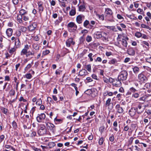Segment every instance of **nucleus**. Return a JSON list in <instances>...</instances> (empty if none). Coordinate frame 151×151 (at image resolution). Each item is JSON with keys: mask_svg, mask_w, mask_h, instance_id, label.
I'll return each mask as SVG.
<instances>
[{"mask_svg": "<svg viewBox=\"0 0 151 151\" xmlns=\"http://www.w3.org/2000/svg\"><path fill=\"white\" fill-rule=\"evenodd\" d=\"M30 46V45H29L27 44L25 45L24 48L20 52L21 55L24 56L25 55L27 57H30L31 58H33L35 56V54L34 51H28Z\"/></svg>", "mask_w": 151, "mask_h": 151, "instance_id": "obj_1", "label": "nucleus"}, {"mask_svg": "<svg viewBox=\"0 0 151 151\" xmlns=\"http://www.w3.org/2000/svg\"><path fill=\"white\" fill-rule=\"evenodd\" d=\"M128 75V73L126 70H122L119 75L118 78L120 80H122V81H125L127 80Z\"/></svg>", "mask_w": 151, "mask_h": 151, "instance_id": "obj_2", "label": "nucleus"}, {"mask_svg": "<svg viewBox=\"0 0 151 151\" xmlns=\"http://www.w3.org/2000/svg\"><path fill=\"white\" fill-rule=\"evenodd\" d=\"M136 107L135 108L138 114H140L144 111L145 108L143 107V104L139 103H136L135 104Z\"/></svg>", "mask_w": 151, "mask_h": 151, "instance_id": "obj_3", "label": "nucleus"}, {"mask_svg": "<svg viewBox=\"0 0 151 151\" xmlns=\"http://www.w3.org/2000/svg\"><path fill=\"white\" fill-rule=\"evenodd\" d=\"M46 126L47 129L50 131L54 132L55 130V127L53 124L49 122L46 123Z\"/></svg>", "mask_w": 151, "mask_h": 151, "instance_id": "obj_4", "label": "nucleus"}, {"mask_svg": "<svg viewBox=\"0 0 151 151\" xmlns=\"http://www.w3.org/2000/svg\"><path fill=\"white\" fill-rule=\"evenodd\" d=\"M131 123V121L129 119H128L126 122V124H127L125 123L124 124V127L123 129V131L127 132L129 130L130 127L129 125V124H130Z\"/></svg>", "mask_w": 151, "mask_h": 151, "instance_id": "obj_5", "label": "nucleus"}, {"mask_svg": "<svg viewBox=\"0 0 151 151\" xmlns=\"http://www.w3.org/2000/svg\"><path fill=\"white\" fill-rule=\"evenodd\" d=\"M85 18V16L82 14H80L77 16L76 20L78 24H81L82 23L83 20Z\"/></svg>", "mask_w": 151, "mask_h": 151, "instance_id": "obj_6", "label": "nucleus"}, {"mask_svg": "<svg viewBox=\"0 0 151 151\" xmlns=\"http://www.w3.org/2000/svg\"><path fill=\"white\" fill-rule=\"evenodd\" d=\"M138 77L139 81L141 83H145L147 81V78L142 73L139 74Z\"/></svg>", "mask_w": 151, "mask_h": 151, "instance_id": "obj_7", "label": "nucleus"}, {"mask_svg": "<svg viewBox=\"0 0 151 151\" xmlns=\"http://www.w3.org/2000/svg\"><path fill=\"white\" fill-rule=\"evenodd\" d=\"M45 115L44 113L38 114V116L36 117L37 121L39 123L41 122L42 120L45 118Z\"/></svg>", "mask_w": 151, "mask_h": 151, "instance_id": "obj_8", "label": "nucleus"}, {"mask_svg": "<svg viewBox=\"0 0 151 151\" xmlns=\"http://www.w3.org/2000/svg\"><path fill=\"white\" fill-rule=\"evenodd\" d=\"M67 27L68 29L73 28V30L76 31L77 29V26L73 22H70L67 24Z\"/></svg>", "mask_w": 151, "mask_h": 151, "instance_id": "obj_9", "label": "nucleus"}, {"mask_svg": "<svg viewBox=\"0 0 151 151\" xmlns=\"http://www.w3.org/2000/svg\"><path fill=\"white\" fill-rule=\"evenodd\" d=\"M88 73L86 70L85 69H83L79 71L78 76L84 77L87 75Z\"/></svg>", "mask_w": 151, "mask_h": 151, "instance_id": "obj_10", "label": "nucleus"}, {"mask_svg": "<svg viewBox=\"0 0 151 151\" xmlns=\"http://www.w3.org/2000/svg\"><path fill=\"white\" fill-rule=\"evenodd\" d=\"M122 80L118 79V78L117 79H115L114 80L113 85L116 87H120L122 85Z\"/></svg>", "mask_w": 151, "mask_h": 151, "instance_id": "obj_11", "label": "nucleus"}, {"mask_svg": "<svg viewBox=\"0 0 151 151\" xmlns=\"http://www.w3.org/2000/svg\"><path fill=\"white\" fill-rule=\"evenodd\" d=\"M38 6V9L39 13L41 14L44 10V7L43 6V4L41 1H38L37 2Z\"/></svg>", "mask_w": 151, "mask_h": 151, "instance_id": "obj_12", "label": "nucleus"}, {"mask_svg": "<svg viewBox=\"0 0 151 151\" xmlns=\"http://www.w3.org/2000/svg\"><path fill=\"white\" fill-rule=\"evenodd\" d=\"M121 42L122 46L120 45H119V47L123 49L126 48L127 45V42L126 40L124 39H122L121 41Z\"/></svg>", "mask_w": 151, "mask_h": 151, "instance_id": "obj_13", "label": "nucleus"}, {"mask_svg": "<svg viewBox=\"0 0 151 151\" xmlns=\"http://www.w3.org/2000/svg\"><path fill=\"white\" fill-rule=\"evenodd\" d=\"M66 44L67 47H70L71 44L74 45L75 42L73 41V39L72 38H70L66 40Z\"/></svg>", "mask_w": 151, "mask_h": 151, "instance_id": "obj_14", "label": "nucleus"}, {"mask_svg": "<svg viewBox=\"0 0 151 151\" xmlns=\"http://www.w3.org/2000/svg\"><path fill=\"white\" fill-rule=\"evenodd\" d=\"M83 26L86 28H90L91 29L93 27L92 25L90 24L89 22L87 20H86L83 22Z\"/></svg>", "mask_w": 151, "mask_h": 151, "instance_id": "obj_15", "label": "nucleus"}, {"mask_svg": "<svg viewBox=\"0 0 151 151\" xmlns=\"http://www.w3.org/2000/svg\"><path fill=\"white\" fill-rule=\"evenodd\" d=\"M115 108L119 113L122 114L124 112V110L122 107H121L120 105L119 104H117Z\"/></svg>", "mask_w": 151, "mask_h": 151, "instance_id": "obj_16", "label": "nucleus"}, {"mask_svg": "<svg viewBox=\"0 0 151 151\" xmlns=\"http://www.w3.org/2000/svg\"><path fill=\"white\" fill-rule=\"evenodd\" d=\"M136 112L137 111L135 108L132 107L129 110V113L131 116H133L135 115Z\"/></svg>", "mask_w": 151, "mask_h": 151, "instance_id": "obj_17", "label": "nucleus"}, {"mask_svg": "<svg viewBox=\"0 0 151 151\" xmlns=\"http://www.w3.org/2000/svg\"><path fill=\"white\" fill-rule=\"evenodd\" d=\"M127 54L131 56H134L135 55V52L134 49L132 47L129 48L127 51Z\"/></svg>", "mask_w": 151, "mask_h": 151, "instance_id": "obj_18", "label": "nucleus"}, {"mask_svg": "<svg viewBox=\"0 0 151 151\" xmlns=\"http://www.w3.org/2000/svg\"><path fill=\"white\" fill-rule=\"evenodd\" d=\"M37 27V25L35 23H33L32 24L29 25L28 27V29L29 31H32L35 30Z\"/></svg>", "mask_w": 151, "mask_h": 151, "instance_id": "obj_19", "label": "nucleus"}, {"mask_svg": "<svg viewBox=\"0 0 151 151\" xmlns=\"http://www.w3.org/2000/svg\"><path fill=\"white\" fill-rule=\"evenodd\" d=\"M14 44L16 47L17 48L19 47L20 46L21 43L19 37L15 39Z\"/></svg>", "mask_w": 151, "mask_h": 151, "instance_id": "obj_20", "label": "nucleus"}, {"mask_svg": "<svg viewBox=\"0 0 151 151\" xmlns=\"http://www.w3.org/2000/svg\"><path fill=\"white\" fill-rule=\"evenodd\" d=\"M79 8V11L80 12H83L86 9V8L85 5L83 3L82 4L79 5V4H78Z\"/></svg>", "mask_w": 151, "mask_h": 151, "instance_id": "obj_21", "label": "nucleus"}, {"mask_svg": "<svg viewBox=\"0 0 151 151\" xmlns=\"http://www.w3.org/2000/svg\"><path fill=\"white\" fill-rule=\"evenodd\" d=\"M105 17L106 19L108 21H109L111 22H113L114 21L113 14L105 15Z\"/></svg>", "mask_w": 151, "mask_h": 151, "instance_id": "obj_22", "label": "nucleus"}, {"mask_svg": "<svg viewBox=\"0 0 151 151\" xmlns=\"http://www.w3.org/2000/svg\"><path fill=\"white\" fill-rule=\"evenodd\" d=\"M17 48L16 47H13L11 48L10 49H9V53L12 55L13 54H15L16 53V50Z\"/></svg>", "mask_w": 151, "mask_h": 151, "instance_id": "obj_23", "label": "nucleus"}, {"mask_svg": "<svg viewBox=\"0 0 151 151\" xmlns=\"http://www.w3.org/2000/svg\"><path fill=\"white\" fill-rule=\"evenodd\" d=\"M72 8L69 12V14L71 16H73L76 14V9L75 7L72 6Z\"/></svg>", "mask_w": 151, "mask_h": 151, "instance_id": "obj_24", "label": "nucleus"}, {"mask_svg": "<svg viewBox=\"0 0 151 151\" xmlns=\"http://www.w3.org/2000/svg\"><path fill=\"white\" fill-rule=\"evenodd\" d=\"M6 32L7 36L8 37H10L12 35L13 30L11 28L8 29H7Z\"/></svg>", "mask_w": 151, "mask_h": 151, "instance_id": "obj_25", "label": "nucleus"}, {"mask_svg": "<svg viewBox=\"0 0 151 151\" xmlns=\"http://www.w3.org/2000/svg\"><path fill=\"white\" fill-rule=\"evenodd\" d=\"M105 15H111L113 14V12L110 8H107L105 9Z\"/></svg>", "mask_w": 151, "mask_h": 151, "instance_id": "obj_26", "label": "nucleus"}, {"mask_svg": "<svg viewBox=\"0 0 151 151\" xmlns=\"http://www.w3.org/2000/svg\"><path fill=\"white\" fill-rule=\"evenodd\" d=\"M137 127V124L131 123L130 124V127L129 130H131V132H132L135 130Z\"/></svg>", "mask_w": 151, "mask_h": 151, "instance_id": "obj_27", "label": "nucleus"}, {"mask_svg": "<svg viewBox=\"0 0 151 151\" xmlns=\"http://www.w3.org/2000/svg\"><path fill=\"white\" fill-rule=\"evenodd\" d=\"M95 37L97 39L99 38L102 36L101 33L99 32H96L94 33Z\"/></svg>", "mask_w": 151, "mask_h": 151, "instance_id": "obj_28", "label": "nucleus"}, {"mask_svg": "<svg viewBox=\"0 0 151 151\" xmlns=\"http://www.w3.org/2000/svg\"><path fill=\"white\" fill-rule=\"evenodd\" d=\"M32 47L36 51H38L39 50V46L37 43H33L32 45Z\"/></svg>", "mask_w": 151, "mask_h": 151, "instance_id": "obj_29", "label": "nucleus"}, {"mask_svg": "<svg viewBox=\"0 0 151 151\" xmlns=\"http://www.w3.org/2000/svg\"><path fill=\"white\" fill-rule=\"evenodd\" d=\"M113 125L114 126L113 127V129L115 131H118V129L117 127L118 126V124L116 121H115L114 122L113 124Z\"/></svg>", "mask_w": 151, "mask_h": 151, "instance_id": "obj_30", "label": "nucleus"}, {"mask_svg": "<svg viewBox=\"0 0 151 151\" xmlns=\"http://www.w3.org/2000/svg\"><path fill=\"white\" fill-rule=\"evenodd\" d=\"M96 16L99 20L102 21H104V14L99 15L98 14H96Z\"/></svg>", "mask_w": 151, "mask_h": 151, "instance_id": "obj_31", "label": "nucleus"}, {"mask_svg": "<svg viewBox=\"0 0 151 151\" xmlns=\"http://www.w3.org/2000/svg\"><path fill=\"white\" fill-rule=\"evenodd\" d=\"M133 71L135 73H137L139 70V68L137 66H135L132 68Z\"/></svg>", "mask_w": 151, "mask_h": 151, "instance_id": "obj_32", "label": "nucleus"}, {"mask_svg": "<svg viewBox=\"0 0 151 151\" xmlns=\"http://www.w3.org/2000/svg\"><path fill=\"white\" fill-rule=\"evenodd\" d=\"M55 145V144L53 142H50L48 145V146L50 148H51L53 147Z\"/></svg>", "mask_w": 151, "mask_h": 151, "instance_id": "obj_33", "label": "nucleus"}, {"mask_svg": "<svg viewBox=\"0 0 151 151\" xmlns=\"http://www.w3.org/2000/svg\"><path fill=\"white\" fill-rule=\"evenodd\" d=\"M20 14L23 16L27 14L28 12L24 9H21L19 11Z\"/></svg>", "mask_w": 151, "mask_h": 151, "instance_id": "obj_34", "label": "nucleus"}, {"mask_svg": "<svg viewBox=\"0 0 151 151\" xmlns=\"http://www.w3.org/2000/svg\"><path fill=\"white\" fill-rule=\"evenodd\" d=\"M33 64V62L32 61L30 63L28 64L27 66L25 68L24 70H27L28 69H29L32 66Z\"/></svg>", "mask_w": 151, "mask_h": 151, "instance_id": "obj_35", "label": "nucleus"}, {"mask_svg": "<svg viewBox=\"0 0 151 151\" xmlns=\"http://www.w3.org/2000/svg\"><path fill=\"white\" fill-rule=\"evenodd\" d=\"M17 18L18 21L20 23H22V19L23 18L21 14L18 15L17 16Z\"/></svg>", "mask_w": 151, "mask_h": 151, "instance_id": "obj_36", "label": "nucleus"}, {"mask_svg": "<svg viewBox=\"0 0 151 151\" xmlns=\"http://www.w3.org/2000/svg\"><path fill=\"white\" fill-rule=\"evenodd\" d=\"M117 63V61L116 59H113L109 61V63L110 64H114Z\"/></svg>", "mask_w": 151, "mask_h": 151, "instance_id": "obj_37", "label": "nucleus"}, {"mask_svg": "<svg viewBox=\"0 0 151 151\" xmlns=\"http://www.w3.org/2000/svg\"><path fill=\"white\" fill-rule=\"evenodd\" d=\"M23 19L25 21H28L29 19L28 15L27 14L22 16Z\"/></svg>", "mask_w": 151, "mask_h": 151, "instance_id": "obj_38", "label": "nucleus"}, {"mask_svg": "<svg viewBox=\"0 0 151 151\" xmlns=\"http://www.w3.org/2000/svg\"><path fill=\"white\" fill-rule=\"evenodd\" d=\"M111 99L110 98H108L106 102L105 105L106 106H109L111 104Z\"/></svg>", "mask_w": 151, "mask_h": 151, "instance_id": "obj_39", "label": "nucleus"}, {"mask_svg": "<svg viewBox=\"0 0 151 151\" xmlns=\"http://www.w3.org/2000/svg\"><path fill=\"white\" fill-rule=\"evenodd\" d=\"M85 68L89 72H91V66L89 64L86 65L85 66Z\"/></svg>", "mask_w": 151, "mask_h": 151, "instance_id": "obj_40", "label": "nucleus"}, {"mask_svg": "<svg viewBox=\"0 0 151 151\" xmlns=\"http://www.w3.org/2000/svg\"><path fill=\"white\" fill-rule=\"evenodd\" d=\"M12 126L13 128L15 129H16L17 128V123L14 121L12 123Z\"/></svg>", "mask_w": 151, "mask_h": 151, "instance_id": "obj_41", "label": "nucleus"}, {"mask_svg": "<svg viewBox=\"0 0 151 151\" xmlns=\"http://www.w3.org/2000/svg\"><path fill=\"white\" fill-rule=\"evenodd\" d=\"M25 76L28 79H30L32 77V76L30 73H27L25 75Z\"/></svg>", "mask_w": 151, "mask_h": 151, "instance_id": "obj_42", "label": "nucleus"}, {"mask_svg": "<svg viewBox=\"0 0 151 151\" xmlns=\"http://www.w3.org/2000/svg\"><path fill=\"white\" fill-rule=\"evenodd\" d=\"M21 32L20 30H17L16 31L15 34L16 36L17 37H19L21 35Z\"/></svg>", "mask_w": 151, "mask_h": 151, "instance_id": "obj_43", "label": "nucleus"}, {"mask_svg": "<svg viewBox=\"0 0 151 151\" xmlns=\"http://www.w3.org/2000/svg\"><path fill=\"white\" fill-rule=\"evenodd\" d=\"M135 36L138 38H139L142 36V34L139 32H136L135 34Z\"/></svg>", "mask_w": 151, "mask_h": 151, "instance_id": "obj_44", "label": "nucleus"}, {"mask_svg": "<svg viewBox=\"0 0 151 151\" xmlns=\"http://www.w3.org/2000/svg\"><path fill=\"white\" fill-rule=\"evenodd\" d=\"M109 140L111 142H113L114 141V135L113 134H112L111 136L109 137Z\"/></svg>", "mask_w": 151, "mask_h": 151, "instance_id": "obj_45", "label": "nucleus"}, {"mask_svg": "<svg viewBox=\"0 0 151 151\" xmlns=\"http://www.w3.org/2000/svg\"><path fill=\"white\" fill-rule=\"evenodd\" d=\"M140 92L139 93H134L132 95V97H134V98H138L139 96Z\"/></svg>", "mask_w": 151, "mask_h": 151, "instance_id": "obj_46", "label": "nucleus"}, {"mask_svg": "<svg viewBox=\"0 0 151 151\" xmlns=\"http://www.w3.org/2000/svg\"><path fill=\"white\" fill-rule=\"evenodd\" d=\"M104 141V138L103 137L101 138L99 140V143L100 145H101L103 144Z\"/></svg>", "mask_w": 151, "mask_h": 151, "instance_id": "obj_47", "label": "nucleus"}, {"mask_svg": "<svg viewBox=\"0 0 151 151\" xmlns=\"http://www.w3.org/2000/svg\"><path fill=\"white\" fill-rule=\"evenodd\" d=\"M40 129L39 130L43 131L45 130V126L44 124H40Z\"/></svg>", "mask_w": 151, "mask_h": 151, "instance_id": "obj_48", "label": "nucleus"}, {"mask_svg": "<svg viewBox=\"0 0 151 151\" xmlns=\"http://www.w3.org/2000/svg\"><path fill=\"white\" fill-rule=\"evenodd\" d=\"M50 52V51L49 50H46L43 51L42 55L43 56H45L48 54Z\"/></svg>", "mask_w": 151, "mask_h": 151, "instance_id": "obj_49", "label": "nucleus"}, {"mask_svg": "<svg viewBox=\"0 0 151 151\" xmlns=\"http://www.w3.org/2000/svg\"><path fill=\"white\" fill-rule=\"evenodd\" d=\"M9 93L10 96H14L15 93V92L14 90L12 89L9 91Z\"/></svg>", "mask_w": 151, "mask_h": 151, "instance_id": "obj_50", "label": "nucleus"}, {"mask_svg": "<svg viewBox=\"0 0 151 151\" xmlns=\"http://www.w3.org/2000/svg\"><path fill=\"white\" fill-rule=\"evenodd\" d=\"M104 129L105 127L104 126H102L100 127V128L99 129V130L101 134H102V133H103L104 132Z\"/></svg>", "mask_w": 151, "mask_h": 151, "instance_id": "obj_51", "label": "nucleus"}, {"mask_svg": "<svg viewBox=\"0 0 151 151\" xmlns=\"http://www.w3.org/2000/svg\"><path fill=\"white\" fill-rule=\"evenodd\" d=\"M43 131H42L41 130H39V131L38 132V134L40 135L41 136H42L46 132L45 131V132H42Z\"/></svg>", "mask_w": 151, "mask_h": 151, "instance_id": "obj_52", "label": "nucleus"}, {"mask_svg": "<svg viewBox=\"0 0 151 151\" xmlns=\"http://www.w3.org/2000/svg\"><path fill=\"white\" fill-rule=\"evenodd\" d=\"M91 93L92 91L90 89H88L85 92V93L87 95H90V94H91Z\"/></svg>", "mask_w": 151, "mask_h": 151, "instance_id": "obj_53", "label": "nucleus"}, {"mask_svg": "<svg viewBox=\"0 0 151 151\" xmlns=\"http://www.w3.org/2000/svg\"><path fill=\"white\" fill-rule=\"evenodd\" d=\"M42 104V100L40 98L38 99L37 101L36 102V104L39 105H40Z\"/></svg>", "mask_w": 151, "mask_h": 151, "instance_id": "obj_54", "label": "nucleus"}, {"mask_svg": "<svg viewBox=\"0 0 151 151\" xmlns=\"http://www.w3.org/2000/svg\"><path fill=\"white\" fill-rule=\"evenodd\" d=\"M129 91L132 93H135L137 91V90L133 87H132L130 88Z\"/></svg>", "mask_w": 151, "mask_h": 151, "instance_id": "obj_55", "label": "nucleus"}, {"mask_svg": "<svg viewBox=\"0 0 151 151\" xmlns=\"http://www.w3.org/2000/svg\"><path fill=\"white\" fill-rule=\"evenodd\" d=\"M93 55V54L92 53H90L88 55V57L90 58V60L91 61H92L93 60V59L92 58Z\"/></svg>", "mask_w": 151, "mask_h": 151, "instance_id": "obj_56", "label": "nucleus"}, {"mask_svg": "<svg viewBox=\"0 0 151 151\" xmlns=\"http://www.w3.org/2000/svg\"><path fill=\"white\" fill-rule=\"evenodd\" d=\"M47 101L49 103H53V101L50 97H48L47 98Z\"/></svg>", "mask_w": 151, "mask_h": 151, "instance_id": "obj_57", "label": "nucleus"}, {"mask_svg": "<svg viewBox=\"0 0 151 151\" xmlns=\"http://www.w3.org/2000/svg\"><path fill=\"white\" fill-rule=\"evenodd\" d=\"M92 40V37L91 36H88L86 38V40L88 42H89Z\"/></svg>", "mask_w": 151, "mask_h": 151, "instance_id": "obj_58", "label": "nucleus"}, {"mask_svg": "<svg viewBox=\"0 0 151 151\" xmlns=\"http://www.w3.org/2000/svg\"><path fill=\"white\" fill-rule=\"evenodd\" d=\"M113 93L112 92H108L107 93H104V96H107L108 94L109 96H113Z\"/></svg>", "mask_w": 151, "mask_h": 151, "instance_id": "obj_59", "label": "nucleus"}, {"mask_svg": "<svg viewBox=\"0 0 151 151\" xmlns=\"http://www.w3.org/2000/svg\"><path fill=\"white\" fill-rule=\"evenodd\" d=\"M20 29L22 32H25L27 30V28L24 27L22 26L21 27Z\"/></svg>", "mask_w": 151, "mask_h": 151, "instance_id": "obj_60", "label": "nucleus"}, {"mask_svg": "<svg viewBox=\"0 0 151 151\" xmlns=\"http://www.w3.org/2000/svg\"><path fill=\"white\" fill-rule=\"evenodd\" d=\"M50 2L51 6H54L55 5L56 3L55 1L53 0H50Z\"/></svg>", "mask_w": 151, "mask_h": 151, "instance_id": "obj_61", "label": "nucleus"}, {"mask_svg": "<svg viewBox=\"0 0 151 151\" xmlns=\"http://www.w3.org/2000/svg\"><path fill=\"white\" fill-rule=\"evenodd\" d=\"M102 59L100 57H98L95 60V61L96 62H101L102 61Z\"/></svg>", "mask_w": 151, "mask_h": 151, "instance_id": "obj_62", "label": "nucleus"}, {"mask_svg": "<svg viewBox=\"0 0 151 151\" xmlns=\"http://www.w3.org/2000/svg\"><path fill=\"white\" fill-rule=\"evenodd\" d=\"M92 77L94 79H95L96 80H98V77L95 74H93L91 75Z\"/></svg>", "mask_w": 151, "mask_h": 151, "instance_id": "obj_63", "label": "nucleus"}, {"mask_svg": "<svg viewBox=\"0 0 151 151\" xmlns=\"http://www.w3.org/2000/svg\"><path fill=\"white\" fill-rule=\"evenodd\" d=\"M146 60L147 62L151 64V57L146 58Z\"/></svg>", "mask_w": 151, "mask_h": 151, "instance_id": "obj_64", "label": "nucleus"}]
</instances>
